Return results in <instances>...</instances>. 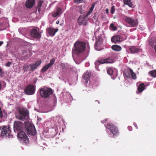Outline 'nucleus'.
I'll return each mask as SVG.
<instances>
[{"label": "nucleus", "mask_w": 156, "mask_h": 156, "mask_svg": "<svg viewBox=\"0 0 156 156\" xmlns=\"http://www.w3.org/2000/svg\"><path fill=\"white\" fill-rule=\"evenodd\" d=\"M123 2L124 4L128 5L129 7H132L133 5L131 0H123Z\"/></svg>", "instance_id": "obj_22"}, {"label": "nucleus", "mask_w": 156, "mask_h": 156, "mask_svg": "<svg viewBox=\"0 0 156 156\" xmlns=\"http://www.w3.org/2000/svg\"><path fill=\"white\" fill-rule=\"evenodd\" d=\"M11 132L10 128L9 126H2L0 134L3 136H8Z\"/></svg>", "instance_id": "obj_7"}, {"label": "nucleus", "mask_w": 156, "mask_h": 156, "mask_svg": "<svg viewBox=\"0 0 156 156\" xmlns=\"http://www.w3.org/2000/svg\"><path fill=\"white\" fill-rule=\"evenodd\" d=\"M30 35L32 37L35 38H40L41 37V34L39 32V30L35 28L31 30Z\"/></svg>", "instance_id": "obj_10"}, {"label": "nucleus", "mask_w": 156, "mask_h": 156, "mask_svg": "<svg viewBox=\"0 0 156 156\" xmlns=\"http://www.w3.org/2000/svg\"><path fill=\"white\" fill-rule=\"evenodd\" d=\"M115 11V6L114 5H113L111 8L110 12L112 14H113L114 13Z\"/></svg>", "instance_id": "obj_31"}, {"label": "nucleus", "mask_w": 156, "mask_h": 156, "mask_svg": "<svg viewBox=\"0 0 156 156\" xmlns=\"http://www.w3.org/2000/svg\"><path fill=\"white\" fill-rule=\"evenodd\" d=\"M91 13V12H89V11H88L86 15V17H87L88 16H89Z\"/></svg>", "instance_id": "obj_42"}, {"label": "nucleus", "mask_w": 156, "mask_h": 156, "mask_svg": "<svg viewBox=\"0 0 156 156\" xmlns=\"http://www.w3.org/2000/svg\"><path fill=\"white\" fill-rule=\"evenodd\" d=\"M128 128L130 130L132 129V127L131 126H128Z\"/></svg>", "instance_id": "obj_45"}, {"label": "nucleus", "mask_w": 156, "mask_h": 156, "mask_svg": "<svg viewBox=\"0 0 156 156\" xmlns=\"http://www.w3.org/2000/svg\"><path fill=\"white\" fill-rule=\"evenodd\" d=\"M98 62L100 64L106 63V62H105V59H101L100 60H98Z\"/></svg>", "instance_id": "obj_35"}, {"label": "nucleus", "mask_w": 156, "mask_h": 156, "mask_svg": "<svg viewBox=\"0 0 156 156\" xmlns=\"http://www.w3.org/2000/svg\"><path fill=\"white\" fill-rule=\"evenodd\" d=\"M29 56H28L27 58H29Z\"/></svg>", "instance_id": "obj_49"}, {"label": "nucleus", "mask_w": 156, "mask_h": 156, "mask_svg": "<svg viewBox=\"0 0 156 156\" xmlns=\"http://www.w3.org/2000/svg\"><path fill=\"white\" fill-rule=\"evenodd\" d=\"M94 6H95L94 4H93L92 5L91 7H90V9L93 10L94 7Z\"/></svg>", "instance_id": "obj_41"}, {"label": "nucleus", "mask_w": 156, "mask_h": 156, "mask_svg": "<svg viewBox=\"0 0 156 156\" xmlns=\"http://www.w3.org/2000/svg\"><path fill=\"white\" fill-rule=\"evenodd\" d=\"M92 11H93L92 10H91V9H89V12H90L91 13V12H92Z\"/></svg>", "instance_id": "obj_48"}, {"label": "nucleus", "mask_w": 156, "mask_h": 156, "mask_svg": "<svg viewBox=\"0 0 156 156\" xmlns=\"http://www.w3.org/2000/svg\"><path fill=\"white\" fill-rule=\"evenodd\" d=\"M29 68V66L27 64L24 65L23 66V69L24 70L25 72L27 71Z\"/></svg>", "instance_id": "obj_29"}, {"label": "nucleus", "mask_w": 156, "mask_h": 156, "mask_svg": "<svg viewBox=\"0 0 156 156\" xmlns=\"http://www.w3.org/2000/svg\"><path fill=\"white\" fill-rule=\"evenodd\" d=\"M25 127L29 134L34 135L36 134V129L33 124L27 122L25 124Z\"/></svg>", "instance_id": "obj_3"}, {"label": "nucleus", "mask_w": 156, "mask_h": 156, "mask_svg": "<svg viewBox=\"0 0 156 156\" xmlns=\"http://www.w3.org/2000/svg\"><path fill=\"white\" fill-rule=\"evenodd\" d=\"M105 12L107 14H108L109 13V9L107 8L105 10Z\"/></svg>", "instance_id": "obj_43"}, {"label": "nucleus", "mask_w": 156, "mask_h": 156, "mask_svg": "<svg viewBox=\"0 0 156 156\" xmlns=\"http://www.w3.org/2000/svg\"><path fill=\"white\" fill-rule=\"evenodd\" d=\"M120 36V37L121 41L125 40L127 38V36L126 34H121Z\"/></svg>", "instance_id": "obj_25"}, {"label": "nucleus", "mask_w": 156, "mask_h": 156, "mask_svg": "<svg viewBox=\"0 0 156 156\" xmlns=\"http://www.w3.org/2000/svg\"><path fill=\"white\" fill-rule=\"evenodd\" d=\"M11 64H12L11 62H8L6 64L5 66H7V67H9L11 65Z\"/></svg>", "instance_id": "obj_39"}, {"label": "nucleus", "mask_w": 156, "mask_h": 156, "mask_svg": "<svg viewBox=\"0 0 156 156\" xmlns=\"http://www.w3.org/2000/svg\"><path fill=\"white\" fill-rule=\"evenodd\" d=\"M50 67V66L48 64L44 66L42 68L41 72L42 73L44 72L47 70H48L49 68Z\"/></svg>", "instance_id": "obj_24"}, {"label": "nucleus", "mask_w": 156, "mask_h": 156, "mask_svg": "<svg viewBox=\"0 0 156 156\" xmlns=\"http://www.w3.org/2000/svg\"><path fill=\"white\" fill-rule=\"evenodd\" d=\"M43 3V1L40 0L38 3V11L40 12L41 10V8Z\"/></svg>", "instance_id": "obj_28"}, {"label": "nucleus", "mask_w": 156, "mask_h": 156, "mask_svg": "<svg viewBox=\"0 0 156 156\" xmlns=\"http://www.w3.org/2000/svg\"><path fill=\"white\" fill-rule=\"evenodd\" d=\"M3 112H2L1 110V108L0 107V118H2L3 117Z\"/></svg>", "instance_id": "obj_38"}, {"label": "nucleus", "mask_w": 156, "mask_h": 156, "mask_svg": "<svg viewBox=\"0 0 156 156\" xmlns=\"http://www.w3.org/2000/svg\"><path fill=\"white\" fill-rule=\"evenodd\" d=\"M62 12V9L60 8H57L56 12H54L52 14V16L54 17H56L57 16L60 15V13Z\"/></svg>", "instance_id": "obj_19"}, {"label": "nucleus", "mask_w": 156, "mask_h": 156, "mask_svg": "<svg viewBox=\"0 0 156 156\" xmlns=\"http://www.w3.org/2000/svg\"><path fill=\"white\" fill-rule=\"evenodd\" d=\"M129 50L131 53H137L139 50V49L136 47L132 46L129 47Z\"/></svg>", "instance_id": "obj_18"}, {"label": "nucleus", "mask_w": 156, "mask_h": 156, "mask_svg": "<svg viewBox=\"0 0 156 156\" xmlns=\"http://www.w3.org/2000/svg\"><path fill=\"white\" fill-rule=\"evenodd\" d=\"M105 62L106 63H112L113 62V61L112 59L108 58L105 59Z\"/></svg>", "instance_id": "obj_30"}, {"label": "nucleus", "mask_w": 156, "mask_h": 156, "mask_svg": "<svg viewBox=\"0 0 156 156\" xmlns=\"http://www.w3.org/2000/svg\"><path fill=\"white\" fill-rule=\"evenodd\" d=\"M90 76V73L89 72L87 71L84 73L83 77L86 83H87L89 80Z\"/></svg>", "instance_id": "obj_17"}, {"label": "nucleus", "mask_w": 156, "mask_h": 156, "mask_svg": "<svg viewBox=\"0 0 156 156\" xmlns=\"http://www.w3.org/2000/svg\"><path fill=\"white\" fill-rule=\"evenodd\" d=\"M18 136L23 143L26 144L29 143L28 138L24 132L23 131L20 132L18 134Z\"/></svg>", "instance_id": "obj_6"}, {"label": "nucleus", "mask_w": 156, "mask_h": 156, "mask_svg": "<svg viewBox=\"0 0 156 156\" xmlns=\"http://www.w3.org/2000/svg\"><path fill=\"white\" fill-rule=\"evenodd\" d=\"M126 77L129 78L131 76V73H129V70L126 73Z\"/></svg>", "instance_id": "obj_33"}, {"label": "nucleus", "mask_w": 156, "mask_h": 156, "mask_svg": "<svg viewBox=\"0 0 156 156\" xmlns=\"http://www.w3.org/2000/svg\"><path fill=\"white\" fill-rule=\"evenodd\" d=\"M53 93L52 90L51 88H43L40 90V93L42 98H48Z\"/></svg>", "instance_id": "obj_2"}, {"label": "nucleus", "mask_w": 156, "mask_h": 156, "mask_svg": "<svg viewBox=\"0 0 156 156\" xmlns=\"http://www.w3.org/2000/svg\"><path fill=\"white\" fill-rule=\"evenodd\" d=\"M23 124L19 121H16L14 122V130L19 131L21 130L23 128Z\"/></svg>", "instance_id": "obj_12"}, {"label": "nucleus", "mask_w": 156, "mask_h": 156, "mask_svg": "<svg viewBox=\"0 0 156 156\" xmlns=\"http://www.w3.org/2000/svg\"><path fill=\"white\" fill-rule=\"evenodd\" d=\"M124 19L126 22L129 24L131 27H135L138 25V21L135 20L132 17L126 16Z\"/></svg>", "instance_id": "obj_5"}, {"label": "nucleus", "mask_w": 156, "mask_h": 156, "mask_svg": "<svg viewBox=\"0 0 156 156\" xmlns=\"http://www.w3.org/2000/svg\"><path fill=\"white\" fill-rule=\"evenodd\" d=\"M129 73H131V77L133 78V79H136V74L134 73L132 69H129Z\"/></svg>", "instance_id": "obj_23"}, {"label": "nucleus", "mask_w": 156, "mask_h": 156, "mask_svg": "<svg viewBox=\"0 0 156 156\" xmlns=\"http://www.w3.org/2000/svg\"><path fill=\"white\" fill-rule=\"evenodd\" d=\"M151 75L153 77H156V70H153L149 72Z\"/></svg>", "instance_id": "obj_26"}, {"label": "nucleus", "mask_w": 156, "mask_h": 156, "mask_svg": "<svg viewBox=\"0 0 156 156\" xmlns=\"http://www.w3.org/2000/svg\"><path fill=\"white\" fill-rule=\"evenodd\" d=\"M41 62L38 61L35 62V63L31 65L30 66V70L32 71H33L41 64Z\"/></svg>", "instance_id": "obj_15"}, {"label": "nucleus", "mask_w": 156, "mask_h": 156, "mask_svg": "<svg viewBox=\"0 0 156 156\" xmlns=\"http://www.w3.org/2000/svg\"><path fill=\"white\" fill-rule=\"evenodd\" d=\"M106 128L109 129L114 136H117L119 134V132L118 128L115 125L109 123L107 125Z\"/></svg>", "instance_id": "obj_4"}, {"label": "nucleus", "mask_w": 156, "mask_h": 156, "mask_svg": "<svg viewBox=\"0 0 156 156\" xmlns=\"http://www.w3.org/2000/svg\"><path fill=\"white\" fill-rule=\"evenodd\" d=\"M110 27L113 28L114 30H117V28L116 26H114V24L112 23L110 25Z\"/></svg>", "instance_id": "obj_36"}, {"label": "nucleus", "mask_w": 156, "mask_h": 156, "mask_svg": "<svg viewBox=\"0 0 156 156\" xmlns=\"http://www.w3.org/2000/svg\"><path fill=\"white\" fill-rule=\"evenodd\" d=\"M111 41L112 42L115 43H119L121 41L120 37L119 35H117L113 37L111 39Z\"/></svg>", "instance_id": "obj_16"}, {"label": "nucleus", "mask_w": 156, "mask_h": 156, "mask_svg": "<svg viewBox=\"0 0 156 156\" xmlns=\"http://www.w3.org/2000/svg\"><path fill=\"white\" fill-rule=\"evenodd\" d=\"M78 23L80 25L86 24L85 18L84 16H80L79 17L77 20Z\"/></svg>", "instance_id": "obj_13"}, {"label": "nucleus", "mask_w": 156, "mask_h": 156, "mask_svg": "<svg viewBox=\"0 0 156 156\" xmlns=\"http://www.w3.org/2000/svg\"><path fill=\"white\" fill-rule=\"evenodd\" d=\"M55 62V60L54 59H52L50 60V62L48 64L51 67L54 63Z\"/></svg>", "instance_id": "obj_32"}, {"label": "nucleus", "mask_w": 156, "mask_h": 156, "mask_svg": "<svg viewBox=\"0 0 156 156\" xmlns=\"http://www.w3.org/2000/svg\"><path fill=\"white\" fill-rule=\"evenodd\" d=\"M35 88L34 85H29L27 86L25 89L24 91L27 95H32L34 94Z\"/></svg>", "instance_id": "obj_9"}, {"label": "nucleus", "mask_w": 156, "mask_h": 156, "mask_svg": "<svg viewBox=\"0 0 156 156\" xmlns=\"http://www.w3.org/2000/svg\"><path fill=\"white\" fill-rule=\"evenodd\" d=\"M1 88H2V84H1V82H0V90H1Z\"/></svg>", "instance_id": "obj_47"}, {"label": "nucleus", "mask_w": 156, "mask_h": 156, "mask_svg": "<svg viewBox=\"0 0 156 156\" xmlns=\"http://www.w3.org/2000/svg\"><path fill=\"white\" fill-rule=\"evenodd\" d=\"M113 71L112 68L110 67L107 69V73L109 75H111L112 74Z\"/></svg>", "instance_id": "obj_27"}, {"label": "nucleus", "mask_w": 156, "mask_h": 156, "mask_svg": "<svg viewBox=\"0 0 156 156\" xmlns=\"http://www.w3.org/2000/svg\"><path fill=\"white\" fill-rule=\"evenodd\" d=\"M35 3V0H27L25 3L26 7L29 8H31Z\"/></svg>", "instance_id": "obj_14"}, {"label": "nucleus", "mask_w": 156, "mask_h": 156, "mask_svg": "<svg viewBox=\"0 0 156 156\" xmlns=\"http://www.w3.org/2000/svg\"><path fill=\"white\" fill-rule=\"evenodd\" d=\"M112 49L114 51H119L121 50V48L117 45H113L112 46Z\"/></svg>", "instance_id": "obj_21"}, {"label": "nucleus", "mask_w": 156, "mask_h": 156, "mask_svg": "<svg viewBox=\"0 0 156 156\" xmlns=\"http://www.w3.org/2000/svg\"><path fill=\"white\" fill-rule=\"evenodd\" d=\"M145 85L144 83L140 84L138 87V91L139 93L142 92L145 89Z\"/></svg>", "instance_id": "obj_20"}, {"label": "nucleus", "mask_w": 156, "mask_h": 156, "mask_svg": "<svg viewBox=\"0 0 156 156\" xmlns=\"http://www.w3.org/2000/svg\"><path fill=\"white\" fill-rule=\"evenodd\" d=\"M67 66V63H61V67L62 69H65Z\"/></svg>", "instance_id": "obj_34"}, {"label": "nucleus", "mask_w": 156, "mask_h": 156, "mask_svg": "<svg viewBox=\"0 0 156 156\" xmlns=\"http://www.w3.org/2000/svg\"><path fill=\"white\" fill-rule=\"evenodd\" d=\"M86 47L85 42L76 41L74 44V47L72 49V53L76 55L82 54L85 51Z\"/></svg>", "instance_id": "obj_1"}, {"label": "nucleus", "mask_w": 156, "mask_h": 156, "mask_svg": "<svg viewBox=\"0 0 156 156\" xmlns=\"http://www.w3.org/2000/svg\"><path fill=\"white\" fill-rule=\"evenodd\" d=\"M59 21L58 20H57L56 21V23L57 24H58L59 23Z\"/></svg>", "instance_id": "obj_46"}, {"label": "nucleus", "mask_w": 156, "mask_h": 156, "mask_svg": "<svg viewBox=\"0 0 156 156\" xmlns=\"http://www.w3.org/2000/svg\"><path fill=\"white\" fill-rule=\"evenodd\" d=\"M58 31V28L54 29L51 27H48L46 29V33L48 34L49 36L53 37L55 36L56 32Z\"/></svg>", "instance_id": "obj_11"}, {"label": "nucleus", "mask_w": 156, "mask_h": 156, "mask_svg": "<svg viewBox=\"0 0 156 156\" xmlns=\"http://www.w3.org/2000/svg\"><path fill=\"white\" fill-rule=\"evenodd\" d=\"M83 0H74V2L76 3H81L82 2Z\"/></svg>", "instance_id": "obj_37"}, {"label": "nucleus", "mask_w": 156, "mask_h": 156, "mask_svg": "<svg viewBox=\"0 0 156 156\" xmlns=\"http://www.w3.org/2000/svg\"><path fill=\"white\" fill-rule=\"evenodd\" d=\"M3 43V42L2 41H0V46Z\"/></svg>", "instance_id": "obj_44"}, {"label": "nucleus", "mask_w": 156, "mask_h": 156, "mask_svg": "<svg viewBox=\"0 0 156 156\" xmlns=\"http://www.w3.org/2000/svg\"><path fill=\"white\" fill-rule=\"evenodd\" d=\"M3 73L2 69L0 68V76H2V74Z\"/></svg>", "instance_id": "obj_40"}, {"label": "nucleus", "mask_w": 156, "mask_h": 156, "mask_svg": "<svg viewBox=\"0 0 156 156\" xmlns=\"http://www.w3.org/2000/svg\"><path fill=\"white\" fill-rule=\"evenodd\" d=\"M19 115H17L16 116V118L22 121H24L25 119V117H27L28 114V113L27 111L23 110H19Z\"/></svg>", "instance_id": "obj_8"}]
</instances>
